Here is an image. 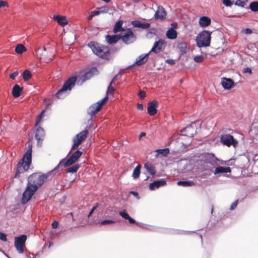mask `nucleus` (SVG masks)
<instances>
[{
  "instance_id": "8fccbe9b",
  "label": "nucleus",
  "mask_w": 258,
  "mask_h": 258,
  "mask_svg": "<svg viewBox=\"0 0 258 258\" xmlns=\"http://www.w3.org/2000/svg\"><path fill=\"white\" fill-rule=\"evenodd\" d=\"M223 4L226 7H231L233 5L234 1L232 0H222Z\"/></svg>"
},
{
  "instance_id": "1a4fd4ad",
  "label": "nucleus",
  "mask_w": 258,
  "mask_h": 258,
  "mask_svg": "<svg viewBox=\"0 0 258 258\" xmlns=\"http://www.w3.org/2000/svg\"><path fill=\"white\" fill-rule=\"evenodd\" d=\"M108 97L106 95L104 98L92 104L87 109V113L91 116L94 115L99 111L102 107L104 103L107 101Z\"/></svg>"
},
{
  "instance_id": "79ce46f5",
  "label": "nucleus",
  "mask_w": 258,
  "mask_h": 258,
  "mask_svg": "<svg viewBox=\"0 0 258 258\" xmlns=\"http://www.w3.org/2000/svg\"><path fill=\"white\" fill-rule=\"evenodd\" d=\"M249 8L250 10L254 12H256L258 11V2L254 1L251 2L249 6Z\"/></svg>"
},
{
  "instance_id": "3c124183",
  "label": "nucleus",
  "mask_w": 258,
  "mask_h": 258,
  "mask_svg": "<svg viewBox=\"0 0 258 258\" xmlns=\"http://www.w3.org/2000/svg\"><path fill=\"white\" fill-rule=\"evenodd\" d=\"M0 240L5 242L7 241V234L5 233L0 232Z\"/></svg>"
},
{
  "instance_id": "c756f323",
  "label": "nucleus",
  "mask_w": 258,
  "mask_h": 258,
  "mask_svg": "<svg viewBox=\"0 0 258 258\" xmlns=\"http://www.w3.org/2000/svg\"><path fill=\"white\" fill-rule=\"evenodd\" d=\"M166 35L168 39L173 40L177 38V32L174 28H170L166 31Z\"/></svg>"
},
{
  "instance_id": "ddd939ff",
  "label": "nucleus",
  "mask_w": 258,
  "mask_h": 258,
  "mask_svg": "<svg viewBox=\"0 0 258 258\" xmlns=\"http://www.w3.org/2000/svg\"><path fill=\"white\" fill-rule=\"evenodd\" d=\"M99 74V71L97 67H93L91 68L88 71L86 72L80 78V80H82L81 85L84 82L90 79L92 77Z\"/></svg>"
},
{
  "instance_id": "423d86ee",
  "label": "nucleus",
  "mask_w": 258,
  "mask_h": 258,
  "mask_svg": "<svg viewBox=\"0 0 258 258\" xmlns=\"http://www.w3.org/2000/svg\"><path fill=\"white\" fill-rule=\"evenodd\" d=\"M212 32L204 30L196 37L197 46L199 48L207 47L210 45Z\"/></svg>"
},
{
  "instance_id": "774afa93",
  "label": "nucleus",
  "mask_w": 258,
  "mask_h": 258,
  "mask_svg": "<svg viewBox=\"0 0 258 258\" xmlns=\"http://www.w3.org/2000/svg\"><path fill=\"white\" fill-rule=\"evenodd\" d=\"M252 30L250 28H246L244 30V33L246 34H251L252 33Z\"/></svg>"
},
{
  "instance_id": "6ab92c4d",
  "label": "nucleus",
  "mask_w": 258,
  "mask_h": 258,
  "mask_svg": "<svg viewBox=\"0 0 258 258\" xmlns=\"http://www.w3.org/2000/svg\"><path fill=\"white\" fill-rule=\"evenodd\" d=\"M221 84L225 90H230L235 85V83L231 78L222 77Z\"/></svg>"
},
{
  "instance_id": "f8f14e48",
  "label": "nucleus",
  "mask_w": 258,
  "mask_h": 258,
  "mask_svg": "<svg viewBox=\"0 0 258 258\" xmlns=\"http://www.w3.org/2000/svg\"><path fill=\"white\" fill-rule=\"evenodd\" d=\"M58 171H53V169L51 171L48 172L46 174H43L39 176L37 174L34 173L36 176V178H35V180L36 181L35 184L37 185L38 187L41 186L49 175H52L53 176Z\"/></svg>"
},
{
  "instance_id": "f257e3e1",
  "label": "nucleus",
  "mask_w": 258,
  "mask_h": 258,
  "mask_svg": "<svg viewBox=\"0 0 258 258\" xmlns=\"http://www.w3.org/2000/svg\"><path fill=\"white\" fill-rule=\"evenodd\" d=\"M88 46L92 49V52L100 58L106 60H110L113 57V54L118 51L120 46H111L109 47L107 46L104 45L95 41H91L88 43Z\"/></svg>"
},
{
  "instance_id": "f704fd0d",
  "label": "nucleus",
  "mask_w": 258,
  "mask_h": 258,
  "mask_svg": "<svg viewBox=\"0 0 258 258\" xmlns=\"http://www.w3.org/2000/svg\"><path fill=\"white\" fill-rule=\"evenodd\" d=\"M177 184L179 186L184 187L192 186L195 185V183L191 180L179 181L177 182Z\"/></svg>"
},
{
  "instance_id": "09e8293b",
  "label": "nucleus",
  "mask_w": 258,
  "mask_h": 258,
  "mask_svg": "<svg viewBox=\"0 0 258 258\" xmlns=\"http://www.w3.org/2000/svg\"><path fill=\"white\" fill-rule=\"evenodd\" d=\"M44 111H45L44 109L42 110L41 111V113L37 116L36 120V122H35V126H37L40 122V121L42 119V115H43Z\"/></svg>"
},
{
  "instance_id": "7c9ffc66",
  "label": "nucleus",
  "mask_w": 258,
  "mask_h": 258,
  "mask_svg": "<svg viewBox=\"0 0 258 258\" xmlns=\"http://www.w3.org/2000/svg\"><path fill=\"white\" fill-rule=\"evenodd\" d=\"M88 134V130L85 128L83 131L77 134L74 138L77 140H79L81 142H82V141L86 138Z\"/></svg>"
},
{
  "instance_id": "473e14b6",
  "label": "nucleus",
  "mask_w": 258,
  "mask_h": 258,
  "mask_svg": "<svg viewBox=\"0 0 258 258\" xmlns=\"http://www.w3.org/2000/svg\"><path fill=\"white\" fill-rule=\"evenodd\" d=\"M137 225L143 229L153 231H157L158 229L157 227L155 226L139 222L137 223Z\"/></svg>"
},
{
  "instance_id": "cd10ccee",
  "label": "nucleus",
  "mask_w": 258,
  "mask_h": 258,
  "mask_svg": "<svg viewBox=\"0 0 258 258\" xmlns=\"http://www.w3.org/2000/svg\"><path fill=\"white\" fill-rule=\"evenodd\" d=\"M211 20L210 18H209V17L202 16L199 19V25L202 28H205L209 26L211 24Z\"/></svg>"
},
{
  "instance_id": "6e6d98bb",
  "label": "nucleus",
  "mask_w": 258,
  "mask_h": 258,
  "mask_svg": "<svg viewBox=\"0 0 258 258\" xmlns=\"http://www.w3.org/2000/svg\"><path fill=\"white\" fill-rule=\"evenodd\" d=\"M238 200H237L235 201L231 204V205L230 206V210H234V209L236 208V207H237V204H238Z\"/></svg>"
},
{
  "instance_id": "412c9836",
  "label": "nucleus",
  "mask_w": 258,
  "mask_h": 258,
  "mask_svg": "<svg viewBox=\"0 0 258 258\" xmlns=\"http://www.w3.org/2000/svg\"><path fill=\"white\" fill-rule=\"evenodd\" d=\"M165 43V41L164 40L160 39L158 41H156L154 43V45L149 51L150 53L153 52L155 53H158L160 51H161L162 49V45Z\"/></svg>"
},
{
  "instance_id": "20e7f679",
  "label": "nucleus",
  "mask_w": 258,
  "mask_h": 258,
  "mask_svg": "<svg viewBox=\"0 0 258 258\" xmlns=\"http://www.w3.org/2000/svg\"><path fill=\"white\" fill-rule=\"evenodd\" d=\"M71 152V150L70 151L66 157L60 160L58 165L53 168V171H61L62 170L63 167H67L72 165L80 158L83 154L82 151L77 150L68 158Z\"/></svg>"
},
{
  "instance_id": "6e6552de",
  "label": "nucleus",
  "mask_w": 258,
  "mask_h": 258,
  "mask_svg": "<svg viewBox=\"0 0 258 258\" xmlns=\"http://www.w3.org/2000/svg\"><path fill=\"white\" fill-rule=\"evenodd\" d=\"M201 160L205 163L210 164L211 169H214L218 165L217 161L219 159L217 158L214 154L212 153H205L202 155Z\"/></svg>"
},
{
  "instance_id": "de8ad7c7",
  "label": "nucleus",
  "mask_w": 258,
  "mask_h": 258,
  "mask_svg": "<svg viewBox=\"0 0 258 258\" xmlns=\"http://www.w3.org/2000/svg\"><path fill=\"white\" fill-rule=\"evenodd\" d=\"M248 0H237L235 3V5L244 7L245 3L247 2Z\"/></svg>"
},
{
  "instance_id": "a878e982",
  "label": "nucleus",
  "mask_w": 258,
  "mask_h": 258,
  "mask_svg": "<svg viewBox=\"0 0 258 258\" xmlns=\"http://www.w3.org/2000/svg\"><path fill=\"white\" fill-rule=\"evenodd\" d=\"M53 19L54 21L62 27L67 25L68 23V21L67 17L65 16H60L59 15H54L53 16Z\"/></svg>"
},
{
  "instance_id": "052dcab7",
  "label": "nucleus",
  "mask_w": 258,
  "mask_h": 258,
  "mask_svg": "<svg viewBox=\"0 0 258 258\" xmlns=\"http://www.w3.org/2000/svg\"><path fill=\"white\" fill-rule=\"evenodd\" d=\"M19 74V72L18 71H15L14 72V73H13L11 75H10V78L13 79V80H14L15 79V78L18 76V75Z\"/></svg>"
},
{
  "instance_id": "4be33fe9",
  "label": "nucleus",
  "mask_w": 258,
  "mask_h": 258,
  "mask_svg": "<svg viewBox=\"0 0 258 258\" xmlns=\"http://www.w3.org/2000/svg\"><path fill=\"white\" fill-rule=\"evenodd\" d=\"M120 39L119 34H107L105 36V41L110 45L116 43Z\"/></svg>"
},
{
  "instance_id": "864d4df0",
  "label": "nucleus",
  "mask_w": 258,
  "mask_h": 258,
  "mask_svg": "<svg viewBox=\"0 0 258 258\" xmlns=\"http://www.w3.org/2000/svg\"><path fill=\"white\" fill-rule=\"evenodd\" d=\"M194 60L196 62H201L203 60V57L202 55H196L194 57Z\"/></svg>"
},
{
  "instance_id": "f3484780",
  "label": "nucleus",
  "mask_w": 258,
  "mask_h": 258,
  "mask_svg": "<svg viewBox=\"0 0 258 258\" xmlns=\"http://www.w3.org/2000/svg\"><path fill=\"white\" fill-rule=\"evenodd\" d=\"M147 108L148 113L151 116H153L157 112V108L158 107V102L156 100L149 101L148 103Z\"/></svg>"
},
{
  "instance_id": "4c0bfd02",
  "label": "nucleus",
  "mask_w": 258,
  "mask_h": 258,
  "mask_svg": "<svg viewBox=\"0 0 258 258\" xmlns=\"http://www.w3.org/2000/svg\"><path fill=\"white\" fill-rule=\"evenodd\" d=\"M46 49L45 47H39L36 50V55L38 58L41 59L42 56L44 55Z\"/></svg>"
},
{
  "instance_id": "72a5a7b5",
  "label": "nucleus",
  "mask_w": 258,
  "mask_h": 258,
  "mask_svg": "<svg viewBox=\"0 0 258 258\" xmlns=\"http://www.w3.org/2000/svg\"><path fill=\"white\" fill-rule=\"evenodd\" d=\"M177 47L181 54H185L187 52V45L184 42H181L178 43Z\"/></svg>"
},
{
  "instance_id": "e433bc0d",
  "label": "nucleus",
  "mask_w": 258,
  "mask_h": 258,
  "mask_svg": "<svg viewBox=\"0 0 258 258\" xmlns=\"http://www.w3.org/2000/svg\"><path fill=\"white\" fill-rule=\"evenodd\" d=\"M142 166L141 165L138 164L134 169L132 176L134 178L136 179L140 176L141 173V169Z\"/></svg>"
},
{
  "instance_id": "58836bf2",
  "label": "nucleus",
  "mask_w": 258,
  "mask_h": 258,
  "mask_svg": "<svg viewBox=\"0 0 258 258\" xmlns=\"http://www.w3.org/2000/svg\"><path fill=\"white\" fill-rule=\"evenodd\" d=\"M27 50V48L22 44H18L15 48V52L17 54H22Z\"/></svg>"
},
{
  "instance_id": "680f3d73",
  "label": "nucleus",
  "mask_w": 258,
  "mask_h": 258,
  "mask_svg": "<svg viewBox=\"0 0 258 258\" xmlns=\"http://www.w3.org/2000/svg\"><path fill=\"white\" fill-rule=\"evenodd\" d=\"M126 220L128 221V222L130 224H136L137 225V223L138 222L136 221V220L133 218H132L131 216H130L129 218H128Z\"/></svg>"
},
{
  "instance_id": "2eb2a0df",
  "label": "nucleus",
  "mask_w": 258,
  "mask_h": 258,
  "mask_svg": "<svg viewBox=\"0 0 258 258\" xmlns=\"http://www.w3.org/2000/svg\"><path fill=\"white\" fill-rule=\"evenodd\" d=\"M197 122H191L188 126L184 127L181 130L182 135L185 136L189 137H193L197 133V129H195L196 127Z\"/></svg>"
},
{
  "instance_id": "bb28decb",
  "label": "nucleus",
  "mask_w": 258,
  "mask_h": 258,
  "mask_svg": "<svg viewBox=\"0 0 258 258\" xmlns=\"http://www.w3.org/2000/svg\"><path fill=\"white\" fill-rule=\"evenodd\" d=\"M123 24V21L122 20H119L115 22L113 28V32L116 34L119 32L124 31L125 30L122 27Z\"/></svg>"
},
{
  "instance_id": "4d7b16f0",
  "label": "nucleus",
  "mask_w": 258,
  "mask_h": 258,
  "mask_svg": "<svg viewBox=\"0 0 258 258\" xmlns=\"http://www.w3.org/2000/svg\"><path fill=\"white\" fill-rule=\"evenodd\" d=\"M242 72L243 73H249V74H252V70L249 67L244 68Z\"/></svg>"
},
{
  "instance_id": "393cba45",
  "label": "nucleus",
  "mask_w": 258,
  "mask_h": 258,
  "mask_svg": "<svg viewBox=\"0 0 258 258\" xmlns=\"http://www.w3.org/2000/svg\"><path fill=\"white\" fill-rule=\"evenodd\" d=\"M131 24L134 27L143 29L149 28L151 25L149 23H146L139 20H133L131 22Z\"/></svg>"
},
{
  "instance_id": "4468645a",
  "label": "nucleus",
  "mask_w": 258,
  "mask_h": 258,
  "mask_svg": "<svg viewBox=\"0 0 258 258\" xmlns=\"http://www.w3.org/2000/svg\"><path fill=\"white\" fill-rule=\"evenodd\" d=\"M150 54V52H149L147 53L140 55L136 58V61L133 64L130 65L126 68L123 69V70H127L130 68H132L135 66H141L145 64L147 61Z\"/></svg>"
},
{
  "instance_id": "c9c22d12",
  "label": "nucleus",
  "mask_w": 258,
  "mask_h": 258,
  "mask_svg": "<svg viewBox=\"0 0 258 258\" xmlns=\"http://www.w3.org/2000/svg\"><path fill=\"white\" fill-rule=\"evenodd\" d=\"M80 167V164H76L71 166L69 168L66 170L65 172L74 173L77 172L79 168Z\"/></svg>"
},
{
  "instance_id": "49530a36",
  "label": "nucleus",
  "mask_w": 258,
  "mask_h": 258,
  "mask_svg": "<svg viewBox=\"0 0 258 258\" xmlns=\"http://www.w3.org/2000/svg\"><path fill=\"white\" fill-rule=\"evenodd\" d=\"M119 215L124 219H127L130 216L125 210L119 212Z\"/></svg>"
},
{
  "instance_id": "a211bd4d",
  "label": "nucleus",
  "mask_w": 258,
  "mask_h": 258,
  "mask_svg": "<svg viewBox=\"0 0 258 258\" xmlns=\"http://www.w3.org/2000/svg\"><path fill=\"white\" fill-rule=\"evenodd\" d=\"M44 137L45 131L44 129L40 126H38L36 129L35 135V138L37 141L38 146H41Z\"/></svg>"
},
{
  "instance_id": "0e129e2a",
  "label": "nucleus",
  "mask_w": 258,
  "mask_h": 258,
  "mask_svg": "<svg viewBox=\"0 0 258 258\" xmlns=\"http://www.w3.org/2000/svg\"><path fill=\"white\" fill-rule=\"evenodd\" d=\"M58 225H59V223H58V222H57L56 221H54L51 224V226L53 228H57Z\"/></svg>"
},
{
  "instance_id": "bf43d9fd",
  "label": "nucleus",
  "mask_w": 258,
  "mask_h": 258,
  "mask_svg": "<svg viewBox=\"0 0 258 258\" xmlns=\"http://www.w3.org/2000/svg\"><path fill=\"white\" fill-rule=\"evenodd\" d=\"M165 62L170 65H173L175 63V60L173 59H168L165 60Z\"/></svg>"
},
{
  "instance_id": "13d9d810",
  "label": "nucleus",
  "mask_w": 258,
  "mask_h": 258,
  "mask_svg": "<svg viewBox=\"0 0 258 258\" xmlns=\"http://www.w3.org/2000/svg\"><path fill=\"white\" fill-rule=\"evenodd\" d=\"M98 204H97L96 206H94L93 207V208L90 210V211L89 212V214L88 215V217L91 216V215L93 214V213L96 210V209L98 207Z\"/></svg>"
},
{
  "instance_id": "dca6fc26",
  "label": "nucleus",
  "mask_w": 258,
  "mask_h": 258,
  "mask_svg": "<svg viewBox=\"0 0 258 258\" xmlns=\"http://www.w3.org/2000/svg\"><path fill=\"white\" fill-rule=\"evenodd\" d=\"M214 168L215 169L214 171L213 169H210L209 170L212 172L216 177H220L221 174L231 173V169L229 167L217 166Z\"/></svg>"
},
{
  "instance_id": "a19ab883",
  "label": "nucleus",
  "mask_w": 258,
  "mask_h": 258,
  "mask_svg": "<svg viewBox=\"0 0 258 258\" xmlns=\"http://www.w3.org/2000/svg\"><path fill=\"white\" fill-rule=\"evenodd\" d=\"M155 152L157 153V155L165 156L169 153V149L168 148L158 149Z\"/></svg>"
},
{
  "instance_id": "603ef678",
  "label": "nucleus",
  "mask_w": 258,
  "mask_h": 258,
  "mask_svg": "<svg viewBox=\"0 0 258 258\" xmlns=\"http://www.w3.org/2000/svg\"><path fill=\"white\" fill-rule=\"evenodd\" d=\"M146 93L142 90H140L138 93L139 97L141 99H143L146 97Z\"/></svg>"
},
{
  "instance_id": "39448f33",
  "label": "nucleus",
  "mask_w": 258,
  "mask_h": 258,
  "mask_svg": "<svg viewBox=\"0 0 258 258\" xmlns=\"http://www.w3.org/2000/svg\"><path fill=\"white\" fill-rule=\"evenodd\" d=\"M77 80L76 76L70 77L63 83L61 88L55 94L56 97L58 99H63L66 97L75 86Z\"/></svg>"
},
{
  "instance_id": "5fc2aeb1",
  "label": "nucleus",
  "mask_w": 258,
  "mask_h": 258,
  "mask_svg": "<svg viewBox=\"0 0 258 258\" xmlns=\"http://www.w3.org/2000/svg\"><path fill=\"white\" fill-rule=\"evenodd\" d=\"M129 194L131 195H133L136 198L137 200H139L140 199V197L139 195V193L136 191L131 190L129 192Z\"/></svg>"
},
{
  "instance_id": "9d476101",
  "label": "nucleus",
  "mask_w": 258,
  "mask_h": 258,
  "mask_svg": "<svg viewBox=\"0 0 258 258\" xmlns=\"http://www.w3.org/2000/svg\"><path fill=\"white\" fill-rule=\"evenodd\" d=\"M27 236L25 234H22L15 237L14 245L19 253L24 252V247Z\"/></svg>"
},
{
  "instance_id": "0eeeda50",
  "label": "nucleus",
  "mask_w": 258,
  "mask_h": 258,
  "mask_svg": "<svg viewBox=\"0 0 258 258\" xmlns=\"http://www.w3.org/2000/svg\"><path fill=\"white\" fill-rule=\"evenodd\" d=\"M123 33H120V38L122 42L129 45L136 41L137 37L130 28H127Z\"/></svg>"
},
{
  "instance_id": "ea45409f",
  "label": "nucleus",
  "mask_w": 258,
  "mask_h": 258,
  "mask_svg": "<svg viewBox=\"0 0 258 258\" xmlns=\"http://www.w3.org/2000/svg\"><path fill=\"white\" fill-rule=\"evenodd\" d=\"M32 76V75L31 72L28 70H25L22 74V77L25 81L30 79Z\"/></svg>"
},
{
  "instance_id": "7ed1b4c3",
  "label": "nucleus",
  "mask_w": 258,
  "mask_h": 258,
  "mask_svg": "<svg viewBox=\"0 0 258 258\" xmlns=\"http://www.w3.org/2000/svg\"><path fill=\"white\" fill-rule=\"evenodd\" d=\"M36 176L34 174L30 175L28 178V183L26 188L22 195L21 203L22 204L27 203L32 196L38 189V186L35 184V178Z\"/></svg>"
},
{
  "instance_id": "f03ea898",
  "label": "nucleus",
  "mask_w": 258,
  "mask_h": 258,
  "mask_svg": "<svg viewBox=\"0 0 258 258\" xmlns=\"http://www.w3.org/2000/svg\"><path fill=\"white\" fill-rule=\"evenodd\" d=\"M27 148L28 150L17 164L15 175L16 178L20 177L21 173L28 171L32 164V144H29Z\"/></svg>"
},
{
  "instance_id": "a18cd8bd",
  "label": "nucleus",
  "mask_w": 258,
  "mask_h": 258,
  "mask_svg": "<svg viewBox=\"0 0 258 258\" xmlns=\"http://www.w3.org/2000/svg\"><path fill=\"white\" fill-rule=\"evenodd\" d=\"M73 144L72 146L71 150H75L76 149H77L79 147V146L82 143L79 140H77L73 138Z\"/></svg>"
},
{
  "instance_id": "c03bdc74",
  "label": "nucleus",
  "mask_w": 258,
  "mask_h": 258,
  "mask_svg": "<svg viewBox=\"0 0 258 258\" xmlns=\"http://www.w3.org/2000/svg\"><path fill=\"white\" fill-rule=\"evenodd\" d=\"M88 125L86 126V128H87L90 129L94 130L95 127L93 124V116L90 115V117L88 119Z\"/></svg>"
},
{
  "instance_id": "e2e57ef3",
  "label": "nucleus",
  "mask_w": 258,
  "mask_h": 258,
  "mask_svg": "<svg viewBox=\"0 0 258 258\" xmlns=\"http://www.w3.org/2000/svg\"><path fill=\"white\" fill-rule=\"evenodd\" d=\"M234 162V161H233V159H229L228 160L225 161L224 163L225 165L229 166L232 165Z\"/></svg>"
},
{
  "instance_id": "9b49d317",
  "label": "nucleus",
  "mask_w": 258,
  "mask_h": 258,
  "mask_svg": "<svg viewBox=\"0 0 258 258\" xmlns=\"http://www.w3.org/2000/svg\"><path fill=\"white\" fill-rule=\"evenodd\" d=\"M220 142L223 145L227 147L232 146L235 148L238 144V141L234 139L233 136L230 134H225L221 135L220 138Z\"/></svg>"
},
{
  "instance_id": "37998d69",
  "label": "nucleus",
  "mask_w": 258,
  "mask_h": 258,
  "mask_svg": "<svg viewBox=\"0 0 258 258\" xmlns=\"http://www.w3.org/2000/svg\"><path fill=\"white\" fill-rule=\"evenodd\" d=\"M116 222V221L114 220L107 219V220H104L101 221L100 222V224L101 225H110V224L115 223Z\"/></svg>"
},
{
  "instance_id": "2f4dec72",
  "label": "nucleus",
  "mask_w": 258,
  "mask_h": 258,
  "mask_svg": "<svg viewBox=\"0 0 258 258\" xmlns=\"http://www.w3.org/2000/svg\"><path fill=\"white\" fill-rule=\"evenodd\" d=\"M144 168L150 174L154 176L156 174V167L154 165L149 162H147L144 164Z\"/></svg>"
},
{
  "instance_id": "338daca9",
  "label": "nucleus",
  "mask_w": 258,
  "mask_h": 258,
  "mask_svg": "<svg viewBox=\"0 0 258 258\" xmlns=\"http://www.w3.org/2000/svg\"><path fill=\"white\" fill-rule=\"evenodd\" d=\"M8 5V3L4 1H0V8Z\"/></svg>"
},
{
  "instance_id": "69168bd1",
  "label": "nucleus",
  "mask_w": 258,
  "mask_h": 258,
  "mask_svg": "<svg viewBox=\"0 0 258 258\" xmlns=\"http://www.w3.org/2000/svg\"><path fill=\"white\" fill-rule=\"evenodd\" d=\"M91 14H93L94 16L99 15L100 14H101L100 12V10L99 9L98 11H94L91 12Z\"/></svg>"
},
{
  "instance_id": "b1692460",
  "label": "nucleus",
  "mask_w": 258,
  "mask_h": 258,
  "mask_svg": "<svg viewBox=\"0 0 258 258\" xmlns=\"http://www.w3.org/2000/svg\"><path fill=\"white\" fill-rule=\"evenodd\" d=\"M166 16V12L162 6H159L158 10L155 12L154 19L155 20H163Z\"/></svg>"
},
{
  "instance_id": "c85d7f7f",
  "label": "nucleus",
  "mask_w": 258,
  "mask_h": 258,
  "mask_svg": "<svg viewBox=\"0 0 258 258\" xmlns=\"http://www.w3.org/2000/svg\"><path fill=\"white\" fill-rule=\"evenodd\" d=\"M22 91L23 88L18 84H15L12 88V94L15 98H18L21 96Z\"/></svg>"
},
{
  "instance_id": "aec40b11",
  "label": "nucleus",
  "mask_w": 258,
  "mask_h": 258,
  "mask_svg": "<svg viewBox=\"0 0 258 258\" xmlns=\"http://www.w3.org/2000/svg\"><path fill=\"white\" fill-rule=\"evenodd\" d=\"M166 184V181L164 179H160L159 180H155L150 183L149 185V188L151 190H154L161 186H164Z\"/></svg>"
},
{
  "instance_id": "5701e85b",
  "label": "nucleus",
  "mask_w": 258,
  "mask_h": 258,
  "mask_svg": "<svg viewBox=\"0 0 258 258\" xmlns=\"http://www.w3.org/2000/svg\"><path fill=\"white\" fill-rule=\"evenodd\" d=\"M118 6H112L110 7L104 6L99 8L101 13H108L109 15H113L114 13L117 11Z\"/></svg>"
}]
</instances>
